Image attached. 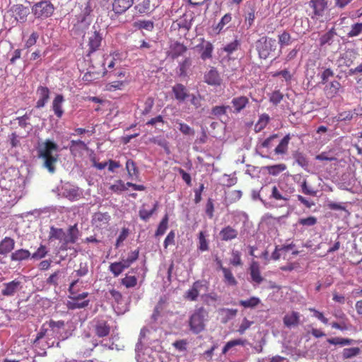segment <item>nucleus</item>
<instances>
[{
    "mask_svg": "<svg viewBox=\"0 0 362 362\" xmlns=\"http://www.w3.org/2000/svg\"><path fill=\"white\" fill-rule=\"evenodd\" d=\"M228 108L229 106L216 105L212 107L211 113L213 116L218 117L225 115Z\"/></svg>",
    "mask_w": 362,
    "mask_h": 362,
    "instance_id": "43",
    "label": "nucleus"
},
{
    "mask_svg": "<svg viewBox=\"0 0 362 362\" xmlns=\"http://www.w3.org/2000/svg\"><path fill=\"white\" fill-rule=\"evenodd\" d=\"M139 256V250H124L121 255V261L110 265V270L115 276H119L124 269L129 267Z\"/></svg>",
    "mask_w": 362,
    "mask_h": 362,
    "instance_id": "4",
    "label": "nucleus"
},
{
    "mask_svg": "<svg viewBox=\"0 0 362 362\" xmlns=\"http://www.w3.org/2000/svg\"><path fill=\"white\" fill-rule=\"evenodd\" d=\"M111 216L107 212L98 211L92 216L91 223L98 229H106L109 226Z\"/></svg>",
    "mask_w": 362,
    "mask_h": 362,
    "instance_id": "11",
    "label": "nucleus"
},
{
    "mask_svg": "<svg viewBox=\"0 0 362 362\" xmlns=\"http://www.w3.org/2000/svg\"><path fill=\"white\" fill-rule=\"evenodd\" d=\"M253 324L252 321L248 320L246 317L243 318L238 332L243 334L245 332V331L250 327V326Z\"/></svg>",
    "mask_w": 362,
    "mask_h": 362,
    "instance_id": "57",
    "label": "nucleus"
},
{
    "mask_svg": "<svg viewBox=\"0 0 362 362\" xmlns=\"http://www.w3.org/2000/svg\"><path fill=\"white\" fill-rule=\"evenodd\" d=\"M110 189L115 193H119L127 190V187L125 186V183L122 180H118L114 185H112L110 187Z\"/></svg>",
    "mask_w": 362,
    "mask_h": 362,
    "instance_id": "46",
    "label": "nucleus"
},
{
    "mask_svg": "<svg viewBox=\"0 0 362 362\" xmlns=\"http://www.w3.org/2000/svg\"><path fill=\"white\" fill-rule=\"evenodd\" d=\"M121 284L127 288H133L137 284V279L135 276L126 275L122 279Z\"/></svg>",
    "mask_w": 362,
    "mask_h": 362,
    "instance_id": "40",
    "label": "nucleus"
},
{
    "mask_svg": "<svg viewBox=\"0 0 362 362\" xmlns=\"http://www.w3.org/2000/svg\"><path fill=\"white\" fill-rule=\"evenodd\" d=\"M255 46L259 58L266 59L276 50V42L275 39L262 37L256 42Z\"/></svg>",
    "mask_w": 362,
    "mask_h": 362,
    "instance_id": "7",
    "label": "nucleus"
},
{
    "mask_svg": "<svg viewBox=\"0 0 362 362\" xmlns=\"http://www.w3.org/2000/svg\"><path fill=\"white\" fill-rule=\"evenodd\" d=\"M54 11L53 4L49 1H42L34 4L32 13L37 18H47L52 15Z\"/></svg>",
    "mask_w": 362,
    "mask_h": 362,
    "instance_id": "8",
    "label": "nucleus"
},
{
    "mask_svg": "<svg viewBox=\"0 0 362 362\" xmlns=\"http://www.w3.org/2000/svg\"><path fill=\"white\" fill-rule=\"evenodd\" d=\"M173 26L177 28H183L188 31L190 28V23L186 19H180L173 23Z\"/></svg>",
    "mask_w": 362,
    "mask_h": 362,
    "instance_id": "54",
    "label": "nucleus"
},
{
    "mask_svg": "<svg viewBox=\"0 0 362 362\" xmlns=\"http://www.w3.org/2000/svg\"><path fill=\"white\" fill-rule=\"evenodd\" d=\"M238 231L230 226L223 228L219 232V236L223 241H230L237 238Z\"/></svg>",
    "mask_w": 362,
    "mask_h": 362,
    "instance_id": "22",
    "label": "nucleus"
},
{
    "mask_svg": "<svg viewBox=\"0 0 362 362\" xmlns=\"http://www.w3.org/2000/svg\"><path fill=\"white\" fill-rule=\"evenodd\" d=\"M240 46V42L238 40H235L234 41L226 45L223 50L227 52L228 54H232L233 52L238 49Z\"/></svg>",
    "mask_w": 362,
    "mask_h": 362,
    "instance_id": "50",
    "label": "nucleus"
},
{
    "mask_svg": "<svg viewBox=\"0 0 362 362\" xmlns=\"http://www.w3.org/2000/svg\"><path fill=\"white\" fill-rule=\"evenodd\" d=\"M230 262L233 266H238L242 264L240 255L238 250H233L232 258Z\"/></svg>",
    "mask_w": 362,
    "mask_h": 362,
    "instance_id": "63",
    "label": "nucleus"
},
{
    "mask_svg": "<svg viewBox=\"0 0 362 362\" xmlns=\"http://www.w3.org/2000/svg\"><path fill=\"white\" fill-rule=\"evenodd\" d=\"M175 98L180 103L184 102L189 96L187 88L182 83H176L172 88Z\"/></svg>",
    "mask_w": 362,
    "mask_h": 362,
    "instance_id": "17",
    "label": "nucleus"
},
{
    "mask_svg": "<svg viewBox=\"0 0 362 362\" xmlns=\"http://www.w3.org/2000/svg\"><path fill=\"white\" fill-rule=\"evenodd\" d=\"M309 6L313 8V14L311 18H318L322 17L324 12L327 8V0H310L309 1Z\"/></svg>",
    "mask_w": 362,
    "mask_h": 362,
    "instance_id": "13",
    "label": "nucleus"
},
{
    "mask_svg": "<svg viewBox=\"0 0 362 362\" xmlns=\"http://www.w3.org/2000/svg\"><path fill=\"white\" fill-rule=\"evenodd\" d=\"M134 4V0H113L112 11L117 14H122L127 11Z\"/></svg>",
    "mask_w": 362,
    "mask_h": 362,
    "instance_id": "18",
    "label": "nucleus"
},
{
    "mask_svg": "<svg viewBox=\"0 0 362 362\" xmlns=\"http://www.w3.org/2000/svg\"><path fill=\"white\" fill-rule=\"evenodd\" d=\"M37 92L39 95V98L44 99L48 101L49 98V90L48 89V88L45 86H40L38 87Z\"/></svg>",
    "mask_w": 362,
    "mask_h": 362,
    "instance_id": "58",
    "label": "nucleus"
},
{
    "mask_svg": "<svg viewBox=\"0 0 362 362\" xmlns=\"http://www.w3.org/2000/svg\"><path fill=\"white\" fill-rule=\"evenodd\" d=\"M204 286L203 281H195L192 287L185 293V298L191 301L197 300L199 291Z\"/></svg>",
    "mask_w": 362,
    "mask_h": 362,
    "instance_id": "21",
    "label": "nucleus"
},
{
    "mask_svg": "<svg viewBox=\"0 0 362 362\" xmlns=\"http://www.w3.org/2000/svg\"><path fill=\"white\" fill-rule=\"evenodd\" d=\"M151 0H140V2L135 6V9L140 13H146L153 8Z\"/></svg>",
    "mask_w": 362,
    "mask_h": 362,
    "instance_id": "31",
    "label": "nucleus"
},
{
    "mask_svg": "<svg viewBox=\"0 0 362 362\" xmlns=\"http://www.w3.org/2000/svg\"><path fill=\"white\" fill-rule=\"evenodd\" d=\"M58 151V146L54 141L47 139L42 147L39 148V156L45 160L44 166L53 173L55 171V163L58 160V155H52L53 151Z\"/></svg>",
    "mask_w": 362,
    "mask_h": 362,
    "instance_id": "2",
    "label": "nucleus"
},
{
    "mask_svg": "<svg viewBox=\"0 0 362 362\" xmlns=\"http://www.w3.org/2000/svg\"><path fill=\"white\" fill-rule=\"evenodd\" d=\"M291 140L290 134H286L279 142L278 146L274 149V153L276 155H283L287 153L288 146Z\"/></svg>",
    "mask_w": 362,
    "mask_h": 362,
    "instance_id": "30",
    "label": "nucleus"
},
{
    "mask_svg": "<svg viewBox=\"0 0 362 362\" xmlns=\"http://www.w3.org/2000/svg\"><path fill=\"white\" fill-rule=\"evenodd\" d=\"M278 38L281 47L287 46L291 43V36L287 31H284Z\"/></svg>",
    "mask_w": 362,
    "mask_h": 362,
    "instance_id": "44",
    "label": "nucleus"
},
{
    "mask_svg": "<svg viewBox=\"0 0 362 362\" xmlns=\"http://www.w3.org/2000/svg\"><path fill=\"white\" fill-rule=\"evenodd\" d=\"M14 241L10 238H5L0 243V249H13Z\"/></svg>",
    "mask_w": 362,
    "mask_h": 362,
    "instance_id": "60",
    "label": "nucleus"
},
{
    "mask_svg": "<svg viewBox=\"0 0 362 362\" xmlns=\"http://www.w3.org/2000/svg\"><path fill=\"white\" fill-rule=\"evenodd\" d=\"M206 233L204 231H201L199 233V249H208V241L206 238Z\"/></svg>",
    "mask_w": 362,
    "mask_h": 362,
    "instance_id": "59",
    "label": "nucleus"
},
{
    "mask_svg": "<svg viewBox=\"0 0 362 362\" xmlns=\"http://www.w3.org/2000/svg\"><path fill=\"white\" fill-rule=\"evenodd\" d=\"M267 171L270 175H277L286 169V165L284 163L276 164L267 167Z\"/></svg>",
    "mask_w": 362,
    "mask_h": 362,
    "instance_id": "39",
    "label": "nucleus"
},
{
    "mask_svg": "<svg viewBox=\"0 0 362 362\" xmlns=\"http://www.w3.org/2000/svg\"><path fill=\"white\" fill-rule=\"evenodd\" d=\"M179 130L185 135L193 136L194 130L191 128L188 124L183 122H178Z\"/></svg>",
    "mask_w": 362,
    "mask_h": 362,
    "instance_id": "49",
    "label": "nucleus"
},
{
    "mask_svg": "<svg viewBox=\"0 0 362 362\" xmlns=\"http://www.w3.org/2000/svg\"><path fill=\"white\" fill-rule=\"evenodd\" d=\"M223 274V281L228 286H236L237 281L235 279L232 272L227 268H222Z\"/></svg>",
    "mask_w": 362,
    "mask_h": 362,
    "instance_id": "34",
    "label": "nucleus"
},
{
    "mask_svg": "<svg viewBox=\"0 0 362 362\" xmlns=\"http://www.w3.org/2000/svg\"><path fill=\"white\" fill-rule=\"evenodd\" d=\"M66 197L70 200H77L81 197L78 189L72 188L65 192Z\"/></svg>",
    "mask_w": 362,
    "mask_h": 362,
    "instance_id": "53",
    "label": "nucleus"
},
{
    "mask_svg": "<svg viewBox=\"0 0 362 362\" xmlns=\"http://www.w3.org/2000/svg\"><path fill=\"white\" fill-rule=\"evenodd\" d=\"M218 313L221 317V322L225 324L236 316L238 310L236 309L220 308Z\"/></svg>",
    "mask_w": 362,
    "mask_h": 362,
    "instance_id": "26",
    "label": "nucleus"
},
{
    "mask_svg": "<svg viewBox=\"0 0 362 362\" xmlns=\"http://www.w3.org/2000/svg\"><path fill=\"white\" fill-rule=\"evenodd\" d=\"M64 101V96L61 94L57 95L52 101V110L58 118H61L64 114V110L62 108Z\"/></svg>",
    "mask_w": 362,
    "mask_h": 362,
    "instance_id": "23",
    "label": "nucleus"
},
{
    "mask_svg": "<svg viewBox=\"0 0 362 362\" xmlns=\"http://www.w3.org/2000/svg\"><path fill=\"white\" fill-rule=\"evenodd\" d=\"M283 321L285 326L288 327L297 326L300 322V314L298 312L292 311L284 317Z\"/></svg>",
    "mask_w": 362,
    "mask_h": 362,
    "instance_id": "25",
    "label": "nucleus"
},
{
    "mask_svg": "<svg viewBox=\"0 0 362 362\" xmlns=\"http://www.w3.org/2000/svg\"><path fill=\"white\" fill-rule=\"evenodd\" d=\"M245 340H243L241 339L229 341L226 344V345L223 348L222 354H226L230 349H231L232 347H233L235 346H238V345L243 346V345H245Z\"/></svg>",
    "mask_w": 362,
    "mask_h": 362,
    "instance_id": "42",
    "label": "nucleus"
},
{
    "mask_svg": "<svg viewBox=\"0 0 362 362\" xmlns=\"http://www.w3.org/2000/svg\"><path fill=\"white\" fill-rule=\"evenodd\" d=\"M107 74V71L105 69H103L101 72L95 70L88 71L83 76L82 79L86 82L90 83Z\"/></svg>",
    "mask_w": 362,
    "mask_h": 362,
    "instance_id": "27",
    "label": "nucleus"
},
{
    "mask_svg": "<svg viewBox=\"0 0 362 362\" xmlns=\"http://www.w3.org/2000/svg\"><path fill=\"white\" fill-rule=\"evenodd\" d=\"M317 222L316 217L310 216L307 218H300L298 221L299 225L305 226H315Z\"/></svg>",
    "mask_w": 362,
    "mask_h": 362,
    "instance_id": "48",
    "label": "nucleus"
},
{
    "mask_svg": "<svg viewBox=\"0 0 362 362\" xmlns=\"http://www.w3.org/2000/svg\"><path fill=\"white\" fill-rule=\"evenodd\" d=\"M362 32V23H355L351 26V30L348 33L349 37H356Z\"/></svg>",
    "mask_w": 362,
    "mask_h": 362,
    "instance_id": "55",
    "label": "nucleus"
},
{
    "mask_svg": "<svg viewBox=\"0 0 362 362\" xmlns=\"http://www.w3.org/2000/svg\"><path fill=\"white\" fill-rule=\"evenodd\" d=\"M21 282L13 281L6 284L4 289L2 290V293L4 296H12L20 288Z\"/></svg>",
    "mask_w": 362,
    "mask_h": 362,
    "instance_id": "32",
    "label": "nucleus"
},
{
    "mask_svg": "<svg viewBox=\"0 0 362 362\" xmlns=\"http://www.w3.org/2000/svg\"><path fill=\"white\" fill-rule=\"evenodd\" d=\"M81 233L77 223L70 226L66 232L62 228L52 226L50 228L49 240L50 241L57 240L63 245H67L68 244H74L76 243Z\"/></svg>",
    "mask_w": 362,
    "mask_h": 362,
    "instance_id": "1",
    "label": "nucleus"
},
{
    "mask_svg": "<svg viewBox=\"0 0 362 362\" xmlns=\"http://www.w3.org/2000/svg\"><path fill=\"white\" fill-rule=\"evenodd\" d=\"M231 19L232 18L230 14H225L221 19L220 22L216 25V30H218V33H219L226 24L230 23L231 21Z\"/></svg>",
    "mask_w": 362,
    "mask_h": 362,
    "instance_id": "51",
    "label": "nucleus"
},
{
    "mask_svg": "<svg viewBox=\"0 0 362 362\" xmlns=\"http://www.w3.org/2000/svg\"><path fill=\"white\" fill-rule=\"evenodd\" d=\"M86 150L88 148L86 144L81 140H71L70 142V151L72 152L77 149Z\"/></svg>",
    "mask_w": 362,
    "mask_h": 362,
    "instance_id": "47",
    "label": "nucleus"
},
{
    "mask_svg": "<svg viewBox=\"0 0 362 362\" xmlns=\"http://www.w3.org/2000/svg\"><path fill=\"white\" fill-rule=\"evenodd\" d=\"M271 198H273L276 200H284L288 201V198L283 196L279 190L278 189L276 186H273L272 188V194L270 196Z\"/></svg>",
    "mask_w": 362,
    "mask_h": 362,
    "instance_id": "56",
    "label": "nucleus"
},
{
    "mask_svg": "<svg viewBox=\"0 0 362 362\" xmlns=\"http://www.w3.org/2000/svg\"><path fill=\"white\" fill-rule=\"evenodd\" d=\"M283 98L284 95L279 90H275L271 94L269 100L276 105L283 100Z\"/></svg>",
    "mask_w": 362,
    "mask_h": 362,
    "instance_id": "52",
    "label": "nucleus"
},
{
    "mask_svg": "<svg viewBox=\"0 0 362 362\" xmlns=\"http://www.w3.org/2000/svg\"><path fill=\"white\" fill-rule=\"evenodd\" d=\"M93 328L95 335L100 338L107 337L111 330V327L107 321L98 318L93 320Z\"/></svg>",
    "mask_w": 362,
    "mask_h": 362,
    "instance_id": "12",
    "label": "nucleus"
},
{
    "mask_svg": "<svg viewBox=\"0 0 362 362\" xmlns=\"http://www.w3.org/2000/svg\"><path fill=\"white\" fill-rule=\"evenodd\" d=\"M158 208V202H155L152 207H149L148 204L144 203L139 211V218L144 221H148L152 215L157 211Z\"/></svg>",
    "mask_w": 362,
    "mask_h": 362,
    "instance_id": "15",
    "label": "nucleus"
},
{
    "mask_svg": "<svg viewBox=\"0 0 362 362\" xmlns=\"http://www.w3.org/2000/svg\"><path fill=\"white\" fill-rule=\"evenodd\" d=\"M361 353L359 347L345 348L342 351V358L349 359L358 356Z\"/></svg>",
    "mask_w": 362,
    "mask_h": 362,
    "instance_id": "37",
    "label": "nucleus"
},
{
    "mask_svg": "<svg viewBox=\"0 0 362 362\" xmlns=\"http://www.w3.org/2000/svg\"><path fill=\"white\" fill-rule=\"evenodd\" d=\"M78 280L73 281L69 288V291L71 296H69L70 300L66 303V307L69 310H76L85 308L89 305L90 300L86 299L89 293L88 292H83L77 294L74 291V286L77 284Z\"/></svg>",
    "mask_w": 362,
    "mask_h": 362,
    "instance_id": "5",
    "label": "nucleus"
},
{
    "mask_svg": "<svg viewBox=\"0 0 362 362\" xmlns=\"http://www.w3.org/2000/svg\"><path fill=\"white\" fill-rule=\"evenodd\" d=\"M249 98L245 95L235 97L231 100L234 113H240L249 104Z\"/></svg>",
    "mask_w": 362,
    "mask_h": 362,
    "instance_id": "19",
    "label": "nucleus"
},
{
    "mask_svg": "<svg viewBox=\"0 0 362 362\" xmlns=\"http://www.w3.org/2000/svg\"><path fill=\"white\" fill-rule=\"evenodd\" d=\"M108 77L112 80L107 84L109 90H122L130 82V74L124 68H117L110 72Z\"/></svg>",
    "mask_w": 362,
    "mask_h": 362,
    "instance_id": "3",
    "label": "nucleus"
},
{
    "mask_svg": "<svg viewBox=\"0 0 362 362\" xmlns=\"http://www.w3.org/2000/svg\"><path fill=\"white\" fill-rule=\"evenodd\" d=\"M154 105V99L152 97H148L144 103V107L141 111L143 115H146L151 111Z\"/></svg>",
    "mask_w": 362,
    "mask_h": 362,
    "instance_id": "45",
    "label": "nucleus"
},
{
    "mask_svg": "<svg viewBox=\"0 0 362 362\" xmlns=\"http://www.w3.org/2000/svg\"><path fill=\"white\" fill-rule=\"evenodd\" d=\"M250 275L252 281L257 284H260L264 280L260 274L259 264L255 262H253L250 267Z\"/></svg>",
    "mask_w": 362,
    "mask_h": 362,
    "instance_id": "24",
    "label": "nucleus"
},
{
    "mask_svg": "<svg viewBox=\"0 0 362 362\" xmlns=\"http://www.w3.org/2000/svg\"><path fill=\"white\" fill-rule=\"evenodd\" d=\"M204 82L208 85L218 86L221 84L222 79L218 71L211 67V69L204 74Z\"/></svg>",
    "mask_w": 362,
    "mask_h": 362,
    "instance_id": "16",
    "label": "nucleus"
},
{
    "mask_svg": "<svg viewBox=\"0 0 362 362\" xmlns=\"http://www.w3.org/2000/svg\"><path fill=\"white\" fill-rule=\"evenodd\" d=\"M260 299L257 297L252 296L247 300H240L239 301V305L243 307L247 308H254L257 306L260 303Z\"/></svg>",
    "mask_w": 362,
    "mask_h": 362,
    "instance_id": "35",
    "label": "nucleus"
},
{
    "mask_svg": "<svg viewBox=\"0 0 362 362\" xmlns=\"http://www.w3.org/2000/svg\"><path fill=\"white\" fill-rule=\"evenodd\" d=\"M191 66L192 59L189 57L185 58L182 61L179 62L177 74L180 77H186Z\"/></svg>",
    "mask_w": 362,
    "mask_h": 362,
    "instance_id": "28",
    "label": "nucleus"
},
{
    "mask_svg": "<svg viewBox=\"0 0 362 362\" xmlns=\"http://www.w3.org/2000/svg\"><path fill=\"white\" fill-rule=\"evenodd\" d=\"M341 88V84L337 81H333L327 85L325 88V92L327 98H332L335 97Z\"/></svg>",
    "mask_w": 362,
    "mask_h": 362,
    "instance_id": "29",
    "label": "nucleus"
},
{
    "mask_svg": "<svg viewBox=\"0 0 362 362\" xmlns=\"http://www.w3.org/2000/svg\"><path fill=\"white\" fill-rule=\"evenodd\" d=\"M208 313L204 307L197 308L189 320L190 330L194 334H199L205 329L204 321Z\"/></svg>",
    "mask_w": 362,
    "mask_h": 362,
    "instance_id": "6",
    "label": "nucleus"
},
{
    "mask_svg": "<svg viewBox=\"0 0 362 362\" xmlns=\"http://www.w3.org/2000/svg\"><path fill=\"white\" fill-rule=\"evenodd\" d=\"M136 26L140 29L151 30L153 28V23L149 21H140L136 23Z\"/></svg>",
    "mask_w": 362,
    "mask_h": 362,
    "instance_id": "61",
    "label": "nucleus"
},
{
    "mask_svg": "<svg viewBox=\"0 0 362 362\" xmlns=\"http://www.w3.org/2000/svg\"><path fill=\"white\" fill-rule=\"evenodd\" d=\"M320 47L339 46V40L337 39V33L334 28H331L325 34L322 35L319 39Z\"/></svg>",
    "mask_w": 362,
    "mask_h": 362,
    "instance_id": "10",
    "label": "nucleus"
},
{
    "mask_svg": "<svg viewBox=\"0 0 362 362\" xmlns=\"http://www.w3.org/2000/svg\"><path fill=\"white\" fill-rule=\"evenodd\" d=\"M269 116L267 114H262L260 115L257 123L255 125V129L257 132H259L263 129L269 122Z\"/></svg>",
    "mask_w": 362,
    "mask_h": 362,
    "instance_id": "41",
    "label": "nucleus"
},
{
    "mask_svg": "<svg viewBox=\"0 0 362 362\" xmlns=\"http://www.w3.org/2000/svg\"><path fill=\"white\" fill-rule=\"evenodd\" d=\"M187 50V47L184 44L175 41L170 43L167 54L171 59H175L185 53Z\"/></svg>",
    "mask_w": 362,
    "mask_h": 362,
    "instance_id": "14",
    "label": "nucleus"
},
{
    "mask_svg": "<svg viewBox=\"0 0 362 362\" xmlns=\"http://www.w3.org/2000/svg\"><path fill=\"white\" fill-rule=\"evenodd\" d=\"M102 37L99 33L94 31L88 33L87 40H85L83 48L86 49V55L90 57V54L98 49L101 45Z\"/></svg>",
    "mask_w": 362,
    "mask_h": 362,
    "instance_id": "9",
    "label": "nucleus"
},
{
    "mask_svg": "<svg viewBox=\"0 0 362 362\" xmlns=\"http://www.w3.org/2000/svg\"><path fill=\"white\" fill-rule=\"evenodd\" d=\"M64 322L63 320L54 321L50 320L49 322V327L54 332L56 330L63 329L64 327Z\"/></svg>",
    "mask_w": 362,
    "mask_h": 362,
    "instance_id": "64",
    "label": "nucleus"
},
{
    "mask_svg": "<svg viewBox=\"0 0 362 362\" xmlns=\"http://www.w3.org/2000/svg\"><path fill=\"white\" fill-rule=\"evenodd\" d=\"M202 43L199 45L197 47L200 48L201 54L200 57L202 60L205 61L212 57L214 46L211 42L205 41L204 38L202 39Z\"/></svg>",
    "mask_w": 362,
    "mask_h": 362,
    "instance_id": "20",
    "label": "nucleus"
},
{
    "mask_svg": "<svg viewBox=\"0 0 362 362\" xmlns=\"http://www.w3.org/2000/svg\"><path fill=\"white\" fill-rule=\"evenodd\" d=\"M126 169L128 173V176L129 178L139 177V170L136 166V163L132 159H128L126 162Z\"/></svg>",
    "mask_w": 362,
    "mask_h": 362,
    "instance_id": "33",
    "label": "nucleus"
},
{
    "mask_svg": "<svg viewBox=\"0 0 362 362\" xmlns=\"http://www.w3.org/2000/svg\"><path fill=\"white\" fill-rule=\"evenodd\" d=\"M168 214H165L164 217L162 218L161 221L160 222L158 228L156 231V236H160L163 235L167 228H168Z\"/></svg>",
    "mask_w": 362,
    "mask_h": 362,
    "instance_id": "38",
    "label": "nucleus"
},
{
    "mask_svg": "<svg viewBox=\"0 0 362 362\" xmlns=\"http://www.w3.org/2000/svg\"><path fill=\"white\" fill-rule=\"evenodd\" d=\"M353 339L348 338H341V337H334L329 338L327 339V341L333 345H340L341 346L350 345L353 342Z\"/></svg>",
    "mask_w": 362,
    "mask_h": 362,
    "instance_id": "36",
    "label": "nucleus"
},
{
    "mask_svg": "<svg viewBox=\"0 0 362 362\" xmlns=\"http://www.w3.org/2000/svg\"><path fill=\"white\" fill-rule=\"evenodd\" d=\"M333 76H334V72L331 69L327 68V69H325L320 76V78H321L320 83L322 84H325L327 82L328 78Z\"/></svg>",
    "mask_w": 362,
    "mask_h": 362,
    "instance_id": "62",
    "label": "nucleus"
}]
</instances>
